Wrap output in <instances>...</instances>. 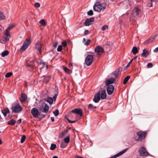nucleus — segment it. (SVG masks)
<instances>
[{"label": "nucleus", "instance_id": "a211bd4d", "mask_svg": "<svg viewBox=\"0 0 158 158\" xmlns=\"http://www.w3.org/2000/svg\"><path fill=\"white\" fill-rule=\"evenodd\" d=\"M127 149L126 148V149H124L123 150V151H122L119 152L118 153H117V154H116L113 156H112L111 157H110V158H117V157L119 156L122 155L123 154H124V153H125L127 151Z\"/></svg>", "mask_w": 158, "mask_h": 158}, {"label": "nucleus", "instance_id": "09e8293b", "mask_svg": "<svg viewBox=\"0 0 158 158\" xmlns=\"http://www.w3.org/2000/svg\"><path fill=\"white\" fill-rule=\"evenodd\" d=\"M156 38L155 36H154L152 37V38L149 40H148V43H150L152 41L154 40Z\"/></svg>", "mask_w": 158, "mask_h": 158}, {"label": "nucleus", "instance_id": "9b49d317", "mask_svg": "<svg viewBox=\"0 0 158 158\" xmlns=\"http://www.w3.org/2000/svg\"><path fill=\"white\" fill-rule=\"evenodd\" d=\"M94 10L95 11L100 12L102 9L101 8V5L99 2H97L93 6Z\"/></svg>", "mask_w": 158, "mask_h": 158}, {"label": "nucleus", "instance_id": "c85d7f7f", "mask_svg": "<svg viewBox=\"0 0 158 158\" xmlns=\"http://www.w3.org/2000/svg\"><path fill=\"white\" fill-rule=\"evenodd\" d=\"M132 51L133 54H136L138 52L137 48L136 47H133Z\"/></svg>", "mask_w": 158, "mask_h": 158}, {"label": "nucleus", "instance_id": "f704fd0d", "mask_svg": "<svg viewBox=\"0 0 158 158\" xmlns=\"http://www.w3.org/2000/svg\"><path fill=\"white\" fill-rule=\"evenodd\" d=\"M70 140V138L69 136H67L64 139V142L66 143H68L69 142Z\"/></svg>", "mask_w": 158, "mask_h": 158}, {"label": "nucleus", "instance_id": "8fccbe9b", "mask_svg": "<svg viewBox=\"0 0 158 158\" xmlns=\"http://www.w3.org/2000/svg\"><path fill=\"white\" fill-rule=\"evenodd\" d=\"M34 6L36 7H39L40 6V4L39 2H36Z\"/></svg>", "mask_w": 158, "mask_h": 158}, {"label": "nucleus", "instance_id": "7c9ffc66", "mask_svg": "<svg viewBox=\"0 0 158 158\" xmlns=\"http://www.w3.org/2000/svg\"><path fill=\"white\" fill-rule=\"evenodd\" d=\"M16 123V121L13 119H11L8 122V124L11 125H12L15 124Z\"/></svg>", "mask_w": 158, "mask_h": 158}, {"label": "nucleus", "instance_id": "4468645a", "mask_svg": "<svg viewBox=\"0 0 158 158\" xmlns=\"http://www.w3.org/2000/svg\"><path fill=\"white\" fill-rule=\"evenodd\" d=\"M100 92H98L95 94L93 100L95 102L98 103L100 100Z\"/></svg>", "mask_w": 158, "mask_h": 158}, {"label": "nucleus", "instance_id": "a878e982", "mask_svg": "<svg viewBox=\"0 0 158 158\" xmlns=\"http://www.w3.org/2000/svg\"><path fill=\"white\" fill-rule=\"evenodd\" d=\"M140 12V10L138 7H135L134 8V13L136 15H139Z\"/></svg>", "mask_w": 158, "mask_h": 158}, {"label": "nucleus", "instance_id": "4be33fe9", "mask_svg": "<svg viewBox=\"0 0 158 158\" xmlns=\"http://www.w3.org/2000/svg\"><path fill=\"white\" fill-rule=\"evenodd\" d=\"M149 55V52L146 49L143 50V52L141 54V56L144 57H146Z\"/></svg>", "mask_w": 158, "mask_h": 158}, {"label": "nucleus", "instance_id": "39448f33", "mask_svg": "<svg viewBox=\"0 0 158 158\" xmlns=\"http://www.w3.org/2000/svg\"><path fill=\"white\" fill-rule=\"evenodd\" d=\"M94 58L93 56L92 55H89L87 56L85 60V62L87 66L90 65L92 63Z\"/></svg>", "mask_w": 158, "mask_h": 158}, {"label": "nucleus", "instance_id": "774afa93", "mask_svg": "<svg viewBox=\"0 0 158 158\" xmlns=\"http://www.w3.org/2000/svg\"><path fill=\"white\" fill-rule=\"evenodd\" d=\"M2 141L1 139H0V145L2 144Z\"/></svg>", "mask_w": 158, "mask_h": 158}, {"label": "nucleus", "instance_id": "9d476101", "mask_svg": "<svg viewBox=\"0 0 158 158\" xmlns=\"http://www.w3.org/2000/svg\"><path fill=\"white\" fill-rule=\"evenodd\" d=\"M115 80V78L113 77H111L109 78H107L104 82L105 83L106 85H111V84L113 83Z\"/></svg>", "mask_w": 158, "mask_h": 158}, {"label": "nucleus", "instance_id": "412c9836", "mask_svg": "<svg viewBox=\"0 0 158 158\" xmlns=\"http://www.w3.org/2000/svg\"><path fill=\"white\" fill-rule=\"evenodd\" d=\"M36 48L37 50L41 53L42 45L40 42H38L35 44Z\"/></svg>", "mask_w": 158, "mask_h": 158}, {"label": "nucleus", "instance_id": "6e6d98bb", "mask_svg": "<svg viewBox=\"0 0 158 158\" xmlns=\"http://www.w3.org/2000/svg\"><path fill=\"white\" fill-rule=\"evenodd\" d=\"M75 158H84L82 156L76 155L75 156Z\"/></svg>", "mask_w": 158, "mask_h": 158}, {"label": "nucleus", "instance_id": "ddd939ff", "mask_svg": "<svg viewBox=\"0 0 158 158\" xmlns=\"http://www.w3.org/2000/svg\"><path fill=\"white\" fill-rule=\"evenodd\" d=\"M72 112L76 113L81 117L83 116V114L82 111L80 108H75L71 110Z\"/></svg>", "mask_w": 158, "mask_h": 158}, {"label": "nucleus", "instance_id": "6ab92c4d", "mask_svg": "<svg viewBox=\"0 0 158 158\" xmlns=\"http://www.w3.org/2000/svg\"><path fill=\"white\" fill-rule=\"evenodd\" d=\"M27 97L24 94H22L21 97L20 98V100L22 102H25L27 99Z\"/></svg>", "mask_w": 158, "mask_h": 158}, {"label": "nucleus", "instance_id": "37998d69", "mask_svg": "<svg viewBox=\"0 0 158 158\" xmlns=\"http://www.w3.org/2000/svg\"><path fill=\"white\" fill-rule=\"evenodd\" d=\"M64 72L67 74H70L72 73V70H63Z\"/></svg>", "mask_w": 158, "mask_h": 158}, {"label": "nucleus", "instance_id": "6e6552de", "mask_svg": "<svg viewBox=\"0 0 158 158\" xmlns=\"http://www.w3.org/2000/svg\"><path fill=\"white\" fill-rule=\"evenodd\" d=\"M49 108L47 104L43 103L40 107V110L43 112L47 113L48 110Z\"/></svg>", "mask_w": 158, "mask_h": 158}, {"label": "nucleus", "instance_id": "a19ab883", "mask_svg": "<svg viewBox=\"0 0 158 158\" xmlns=\"http://www.w3.org/2000/svg\"><path fill=\"white\" fill-rule=\"evenodd\" d=\"M53 113L55 116H57L59 114V111L57 109L56 110L54 111L53 112Z\"/></svg>", "mask_w": 158, "mask_h": 158}, {"label": "nucleus", "instance_id": "1a4fd4ad", "mask_svg": "<svg viewBox=\"0 0 158 158\" xmlns=\"http://www.w3.org/2000/svg\"><path fill=\"white\" fill-rule=\"evenodd\" d=\"M139 152L141 156H147L149 155V153L144 147L140 148L139 150Z\"/></svg>", "mask_w": 158, "mask_h": 158}, {"label": "nucleus", "instance_id": "e433bc0d", "mask_svg": "<svg viewBox=\"0 0 158 158\" xmlns=\"http://www.w3.org/2000/svg\"><path fill=\"white\" fill-rule=\"evenodd\" d=\"M100 5H101V8L102 9V10H103L106 7V4L105 3L100 4Z\"/></svg>", "mask_w": 158, "mask_h": 158}, {"label": "nucleus", "instance_id": "680f3d73", "mask_svg": "<svg viewBox=\"0 0 158 158\" xmlns=\"http://www.w3.org/2000/svg\"><path fill=\"white\" fill-rule=\"evenodd\" d=\"M21 119H19L18 120V122L19 123H21Z\"/></svg>", "mask_w": 158, "mask_h": 158}, {"label": "nucleus", "instance_id": "3c124183", "mask_svg": "<svg viewBox=\"0 0 158 158\" xmlns=\"http://www.w3.org/2000/svg\"><path fill=\"white\" fill-rule=\"evenodd\" d=\"M62 46L64 47H65L67 45V43L65 41H63L61 43Z\"/></svg>", "mask_w": 158, "mask_h": 158}, {"label": "nucleus", "instance_id": "cd10ccee", "mask_svg": "<svg viewBox=\"0 0 158 158\" xmlns=\"http://www.w3.org/2000/svg\"><path fill=\"white\" fill-rule=\"evenodd\" d=\"M46 100L48 102L50 105L52 104L53 101V99L51 97L48 98Z\"/></svg>", "mask_w": 158, "mask_h": 158}, {"label": "nucleus", "instance_id": "bb28decb", "mask_svg": "<svg viewBox=\"0 0 158 158\" xmlns=\"http://www.w3.org/2000/svg\"><path fill=\"white\" fill-rule=\"evenodd\" d=\"M68 132V130H65L62 131L61 133L59 135V138H62L64 135H65Z\"/></svg>", "mask_w": 158, "mask_h": 158}, {"label": "nucleus", "instance_id": "aec40b11", "mask_svg": "<svg viewBox=\"0 0 158 158\" xmlns=\"http://www.w3.org/2000/svg\"><path fill=\"white\" fill-rule=\"evenodd\" d=\"M106 94L105 91L104 90H102L100 92V97L102 99H104L106 98Z\"/></svg>", "mask_w": 158, "mask_h": 158}, {"label": "nucleus", "instance_id": "f03ea898", "mask_svg": "<svg viewBox=\"0 0 158 158\" xmlns=\"http://www.w3.org/2000/svg\"><path fill=\"white\" fill-rule=\"evenodd\" d=\"M94 51L97 53V56L98 57L104 52V48L99 45L97 46L95 48Z\"/></svg>", "mask_w": 158, "mask_h": 158}, {"label": "nucleus", "instance_id": "c756f323", "mask_svg": "<svg viewBox=\"0 0 158 158\" xmlns=\"http://www.w3.org/2000/svg\"><path fill=\"white\" fill-rule=\"evenodd\" d=\"M130 76H127L124 79L123 84H126L130 79Z\"/></svg>", "mask_w": 158, "mask_h": 158}, {"label": "nucleus", "instance_id": "72a5a7b5", "mask_svg": "<svg viewBox=\"0 0 158 158\" xmlns=\"http://www.w3.org/2000/svg\"><path fill=\"white\" fill-rule=\"evenodd\" d=\"M56 144L54 143L52 144L50 147V149L51 150H54L56 148Z\"/></svg>", "mask_w": 158, "mask_h": 158}, {"label": "nucleus", "instance_id": "4d7b16f0", "mask_svg": "<svg viewBox=\"0 0 158 158\" xmlns=\"http://www.w3.org/2000/svg\"><path fill=\"white\" fill-rule=\"evenodd\" d=\"M89 31L88 30H85L84 32L85 35H86L88 34Z\"/></svg>", "mask_w": 158, "mask_h": 158}, {"label": "nucleus", "instance_id": "5701e85b", "mask_svg": "<svg viewBox=\"0 0 158 158\" xmlns=\"http://www.w3.org/2000/svg\"><path fill=\"white\" fill-rule=\"evenodd\" d=\"M1 111L5 117L6 116L7 113L9 112V110L8 108H6L3 110H2Z\"/></svg>", "mask_w": 158, "mask_h": 158}, {"label": "nucleus", "instance_id": "7ed1b4c3", "mask_svg": "<svg viewBox=\"0 0 158 158\" xmlns=\"http://www.w3.org/2000/svg\"><path fill=\"white\" fill-rule=\"evenodd\" d=\"M11 109L12 112L15 113H18L20 112L22 110V108L19 104H16L14 106H13Z\"/></svg>", "mask_w": 158, "mask_h": 158}, {"label": "nucleus", "instance_id": "f3484780", "mask_svg": "<svg viewBox=\"0 0 158 158\" xmlns=\"http://www.w3.org/2000/svg\"><path fill=\"white\" fill-rule=\"evenodd\" d=\"M39 64V66H41L40 69H48V65L42 61H40Z\"/></svg>", "mask_w": 158, "mask_h": 158}, {"label": "nucleus", "instance_id": "864d4df0", "mask_svg": "<svg viewBox=\"0 0 158 158\" xmlns=\"http://www.w3.org/2000/svg\"><path fill=\"white\" fill-rule=\"evenodd\" d=\"M58 44V42H55L53 43V46L54 48H56Z\"/></svg>", "mask_w": 158, "mask_h": 158}, {"label": "nucleus", "instance_id": "69168bd1", "mask_svg": "<svg viewBox=\"0 0 158 158\" xmlns=\"http://www.w3.org/2000/svg\"><path fill=\"white\" fill-rule=\"evenodd\" d=\"M41 116H42V118H44L45 116V115L44 114H42Z\"/></svg>", "mask_w": 158, "mask_h": 158}, {"label": "nucleus", "instance_id": "c03bdc74", "mask_svg": "<svg viewBox=\"0 0 158 158\" xmlns=\"http://www.w3.org/2000/svg\"><path fill=\"white\" fill-rule=\"evenodd\" d=\"M108 28V26L107 25H104L102 27L101 30L102 31H105Z\"/></svg>", "mask_w": 158, "mask_h": 158}, {"label": "nucleus", "instance_id": "13d9d810", "mask_svg": "<svg viewBox=\"0 0 158 158\" xmlns=\"http://www.w3.org/2000/svg\"><path fill=\"white\" fill-rule=\"evenodd\" d=\"M153 52H158V47H157L156 48H155Z\"/></svg>", "mask_w": 158, "mask_h": 158}, {"label": "nucleus", "instance_id": "473e14b6", "mask_svg": "<svg viewBox=\"0 0 158 158\" xmlns=\"http://www.w3.org/2000/svg\"><path fill=\"white\" fill-rule=\"evenodd\" d=\"M88 108L90 110H94L96 108V106H94L91 104H89L88 106Z\"/></svg>", "mask_w": 158, "mask_h": 158}, {"label": "nucleus", "instance_id": "393cba45", "mask_svg": "<svg viewBox=\"0 0 158 158\" xmlns=\"http://www.w3.org/2000/svg\"><path fill=\"white\" fill-rule=\"evenodd\" d=\"M44 77L45 83L48 82L51 78V76H44Z\"/></svg>", "mask_w": 158, "mask_h": 158}, {"label": "nucleus", "instance_id": "2eb2a0df", "mask_svg": "<svg viewBox=\"0 0 158 158\" xmlns=\"http://www.w3.org/2000/svg\"><path fill=\"white\" fill-rule=\"evenodd\" d=\"M94 20V17H92L89 19H88L85 21L84 24L85 26H88L91 24V23L93 22Z\"/></svg>", "mask_w": 158, "mask_h": 158}, {"label": "nucleus", "instance_id": "a18cd8bd", "mask_svg": "<svg viewBox=\"0 0 158 158\" xmlns=\"http://www.w3.org/2000/svg\"><path fill=\"white\" fill-rule=\"evenodd\" d=\"M153 66V64L151 63H149L148 64L147 68H152Z\"/></svg>", "mask_w": 158, "mask_h": 158}, {"label": "nucleus", "instance_id": "79ce46f5", "mask_svg": "<svg viewBox=\"0 0 158 158\" xmlns=\"http://www.w3.org/2000/svg\"><path fill=\"white\" fill-rule=\"evenodd\" d=\"M87 14L88 15L92 16L93 15V12L92 10H90L87 12Z\"/></svg>", "mask_w": 158, "mask_h": 158}, {"label": "nucleus", "instance_id": "338daca9", "mask_svg": "<svg viewBox=\"0 0 158 158\" xmlns=\"http://www.w3.org/2000/svg\"><path fill=\"white\" fill-rule=\"evenodd\" d=\"M52 158H58V157L57 156H54Z\"/></svg>", "mask_w": 158, "mask_h": 158}, {"label": "nucleus", "instance_id": "e2e57ef3", "mask_svg": "<svg viewBox=\"0 0 158 158\" xmlns=\"http://www.w3.org/2000/svg\"><path fill=\"white\" fill-rule=\"evenodd\" d=\"M150 7H151L152 6V5H153V2H150Z\"/></svg>", "mask_w": 158, "mask_h": 158}, {"label": "nucleus", "instance_id": "f8f14e48", "mask_svg": "<svg viewBox=\"0 0 158 158\" xmlns=\"http://www.w3.org/2000/svg\"><path fill=\"white\" fill-rule=\"evenodd\" d=\"M107 86L106 90L108 95L112 94L114 91V87L113 85H106Z\"/></svg>", "mask_w": 158, "mask_h": 158}, {"label": "nucleus", "instance_id": "49530a36", "mask_svg": "<svg viewBox=\"0 0 158 158\" xmlns=\"http://www.w3.org/2000/svg\"><path fill=\"white\" fill-rule=\"evenodd\" d=\"M62 46L60 45L58 46V47L57 48V51L58 52H61L62 51Z\"/></svg>", "mask_w": 158, "mask_h": 158}, {"label": "nucleus", "instance_id": "5fc2aeb1", "mask_svg": "<svg viewBox=\"0 0 158 158\" xmlns=\"http://www.w3.org/2000/svg\"><path fill=\"white\" fill-rule=\"evenodd\" d=\"M68 121L69 122V123H75L76 122V120H74V121H72L69 119H68Z\"/></svg>", "mask_w": 158, "mask_h": 158}, {"label": "nucleus", "instance_id": "ea45409f", "mask_svg": "<svg viewBox=\"0 0 158 158\" xmlns=\"http://www.w3.org/2000/svg\"><path fill=\"white\" fill-rule=\"evenodd\" d=\"M26 139V136L25 135H23L21 137L20 142L21 143H23Z\"/></svg>", "mask_w": 158, "mask_h": 158}, {"label": "nucleus", "instance_id": "423d86ee", "mask_svg": "<svg viewBox=\"0 0 158 158\" xmlns=\"http://www.w3.org/2000/svg\"><path fill=\"white\" fill-rule=\"evenodd\" d=\"M31 43V40H28L27 39L23 43L22 46L21 47L20 49L23 51H25L29 46Z\"/></svg>", "mask_w": 158, "mask_h": 158}, {"label": "nucleus", "instance_id": "2f4dec72", "mask_svg": "<svg viewBox=\"0 0 158 158\" xmlns=\"http://www.w3.org/2000/svg\"><path fill=\"white\" fill-rule=\"evenodd\" d=\"M9 53V52L7 50H5L2 52V57H5V56L7 55Z\"/></svg>", "mask_w": 158, "mask_h": 158}, {"label": "nucleus", "instance_id": "bf43d9fd", "mask_svg": "<svg viewBox=\"0 0 158 158\" xmlns=\"http://www.w3.org/2000/svg\"><path fill=\"white\" fill-rule=\"evenodd\" d=\"M51 119L52 122H54V119L53 117H51Z\"/></svg>", "mask_w": 158, "mask_h": 158}, {"label": "nucleus", "instance_id": "de8ad7c7", "mask_svg": "<svg viewBox=\"0 0 158 158\" xmlns=\"http://www.w3.org/2000/svg\"><path fill=\"white\" fill-rule=\"evenodd\" d=\"M90 41L91 40H90L88 39L85 42L84 44L86 46L88 45L89 44Z\"/></svg>", "mask_w": 158, "mask_h": 158}, {"label": "nucleus", "instance_id": "0e129e2a", "mask_svg": "<svg viewBox=\"0 0 158 158\" xmlns=\"http://www.w3.org/2000/svg\"><path fill=\"white\" fill-rule=\"evenodd\" d=\"M63 69H69L68 68H66V67H64V66H63Z\"/></svg>", "mask_w": 158, "mask_h": 158}, {"label": "nucleus", "instance_id": "f257e3e1", "mask_svg": "<svg viewBox=\"0 0 158 158\" xmlns=\"http://www.w3.org/2000/svg\"><path fill=\"white\" fill-rule=\"evenodd\" d=\"M136 135H137L135 137L134 139L135 140L137 141H141L146 137L145 133L142 131L137 132Z\"/></svg>", "mask_w": 158, "mask_h": 158}, {"label": "nucleus", "instance_id": "58836bf2", "mask_svg": "<svg viewBox=\"0 0 158 158\" xmlns=\"http://www.w3.org/2000/svg\"><path fill=\"white\" fill-rule=\"evenodd\" d=\"M39 23L43 26H45V21L44 19L41 20L40 21Z\"/></svg>", "mask_w": 158, "mask_h": 158}, {"label": "nucleus", "instance_id": "20e7f679", "mask_svg": "<svg viewBox=\"0 0 158 158\" xmlns=\"http://www.w3.org/2000/svg\"><path fill=\"white\" fill-rule=\"evenodd\" d=\"M14 26L13 25H10L7 27L5 30V35L6 37L5 39L6 41H8L9 40L10 36L9 33V31Z\"/></svg>", "mask_w": 158, "mask_h": 158}, {"label": "nucleus", "instance_id": "dca6fc26", "mask_svg": "<svg viewBox=\"0 0 158 158\" xmlns=\"http://www.w3.org/2000/svg\"><path fill=\"white\" fill-rule=\"evenodd\" d=\"M132 60H130V62L126 65H125V62H124L123 64H122V66L119 67L117 69H127L130 66V64L132 63Z\"/></svg>", "mask_w": 158, "mask_h": 158}, {"label": "nucleus", "instance_id": "0eeeda50", "mask_svg": "<svg viewBox=\"0 0 158 158\" xmlns=\"http://www.w3.org/2000/svg\"><path fill=\"white\" fill-rule=\"evenodd\" d=\"M31 113L35 118H38L40 114L38 110L35 107L32 108L31 110Z\"/></svg>", "mask_w": 158, "mask_h": 158}, {"label": "nucleus", "instance_id": "4c0bfd02", "mask_svg": "<svg viewBox=\"0 0 158 158\" xmlns=\"http://www.w3.org/2000/svg\"><path fill=\"white\" fill-rule=\"evenodd\" d=\"M13 74L12 72H9L7 73L5 75V77L6 78L9 77L12 75Z\"/></svg>", "mask_w": 158, "mask_h": 158}, {"label": "nucleus", "instance_id": "c9c22d12", "mask_svg": "<svg viewBox=\"0 0 158 158\" xmlns=\"http://www.w3.org/2000/svg\"><path fill=\"white\" fill-rule=\"evenodd\" d=\"M64 141L62 140L61 142L60 143V147L61 148H64L66 146V145H65L64 143Z\"/></svg>", "mask_w": 158, "mask_h": 158}, {"label": "nucleus", "instance_id": "603ef678", "mask_svg": "<svg viewBox=\"0 0 158 158\" xmlns=\"http://www.w3.org/2000/svg\"><path fill=\"white\" fill-rule=\"evenodd\" d=\"M57 95H58V94H55V95L53 96L52 98L53 99V100H54V101H56V98Z\"/></svg>", "mask_w": 158, "mask_h": 158}, {"label": "nucleus", "instance_id": "b1692460", "mask_svg": "<svg viewBox=\"0 0 158 158\" xmlns=\"http://www.w3.org/2000/svg\"><path fill=\"white\" fill-rule=\"evenodd\" d=\"M119 70H116L112 72V73L114 75L115 78H117L119 75Z\"/></svg>", "mask_w": 158, "mask_h": 158}, {"label": "nucleus", "instance_id": "052dcab7", "mask_svg": "<svg viewBox=\"0 0 158 158\" xmlns=\"http://www.w3.org/2000/svg\"><path fill=\"white\" fill-rule=\"evenodd\" d=\"M82 42L83 43H85L86 42V39L85 38H83Z\"/></svg>", "mask_w": 158, "mask_h": 158}]
</instances>
